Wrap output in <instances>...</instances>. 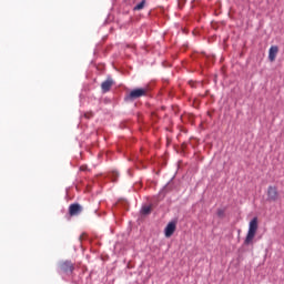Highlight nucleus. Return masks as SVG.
Masks as SVG:
<instances>
[{
  "instance_id": "obj_5",
  "label": "nucleus",
  "mask_w": 284,
  "mask_h": 284,
  "mask_svg": "<svg viewBox=\"0 0 284 284\" xmlns=\"http://www.w3.org/2000/svg\"><path fill=\"white\" fill-rule=\"evenodd\" d=\"M81 212H83V206L79 203H73L69 206L70 216H79Z\"/></svg>"
},
{
  "instance_id": "obj_11",
  "label": "nucleus",
  "mask_w": 284,
  "mask_h": 284,
  "mask_svg": "<svg viewBox=\"0 0 284 284\" xmlns=\"http://www.w3.org/2000/svg\"><path fill=\"white\" fill-rule=\"evenodd\" d=\"M217 216H219L220 219H223V216H225V211H224L223 209H219V210H217Z\"/></svg>"
},
{
  "instance_id": "obj_9",
  "label": "nucleus",
  "mask_w": 284,
  "mask_h": 284,
  "mask_svg": "<svg viewBox=\"0 0 284 284\" xmlns=\"http://www.w3.org/2000/svg\"><path fill=\"white\" fill-rule=\"evenodd\" d=\"M151 212H152V206L150 205L142 206L141 209V214H143L144 216H146L148 214H151Z\"/></svg>"
},
{
  "instance_id": "obj_14",
  "label": "nucleus",
  "mask_w": 284,
  "mask_h": 284,
  "mask_svg": "<svg viewBox=\"0 0 284 284\" xmlns=\"http://www.w3.org/2000/svg\"><path fill=\"white\" fill-rule=\"evenodd\" d=\"M80 170H81L82 172H85V170H88V168L81 166Z\"/></svg>"
},
{
  "instance_id": "obj_7",
  "label": "nucleus",
  "mask_w": 284,
  "mask_h": 284,
  "mask_svg": "<svg viewBox=\"0 0 284 284\" xmlns=\"http://www.w3.org/2000/svg\"><path fill=\"white\" fill-rule=\"evenodd\" d=\"M277 54H278V47L272 45L268 50V60L271 61V63H274V61H276Z\"/></svg>"
},
{
  "instance_id": "obj_10",
  "label": "nucleus",
  "mask_w": 284,
  "mask_h": 284,
  "mask_svg": "<svg viewBox=\"0 0 284 284\" xmlns=\"http://www.w3.org/2000/svg\"><path fill=\"white\" fill-rule=\"evenodd\" d=\"M145 8V0H142L140 3H138L133 10L139 11L143 10Z\"/></svg>"
},
{
  "instance_id": "obj_4",
  "label": "nucleus",
  "mask_w": 284,
  "mask_h": 284,
  "mask_svg": "<svg viewBox=\"0 0 284 284\" xmlns=\"http://www.w3.org/2000/svg\"><path fill=\"white\" fill-rule=\"evenodd\" d=\"M268 201L276 202L280 199L278 189L276 186H268L267 189Z\"/></svg>"
},
{
  "instance_id": "obj_12",
  "label": "nucleus",
  "mask_w": 284,
  "mask_h": 284,
  "mask_svg": "<svg viewBox=\"0 0 284 284\" xmlns=\"http://www.w3.org/2000/svg\"><path fill=\"white\" fill-rule=\"evenodd\" d=\"M185 1L186 0H178L179 8H183V6H185Z\"/></svg>"
},
{
  "instance_id": "obj_6",
  "label": "nucleus",
  "mask_w": 284,
  "mask_h": 284,
  "mask_svg": "<svg viewBox=\"0 0 284 284\" xmlns=\"http://www.w3.org/2000/svg\"><path fill=\"white\" fill-rule=\"evenodd\" d=\"M174 232H176V223L170 222L166 225V227L164 229V234H165L166 239H170V236H172V234H174Z\"/></svg>"
},
{
  "instance_id": "obj_3",
  "label": "nucleus",
  "mask_w": 284,
  "mask_h": 284,
  "mask_svg": "<svg viewBox=\"0 0 284 284\" xmlns=\"http://www.w3.org/2000/svg\"><path fill=\"white\" fill-rule=\"evenodd\" d=\"M59 267L64 274H72V272H74V264L70 261L61 262Z\"/></svg>"
},
{
  "instance_id": "obj_13",
  "label": "nucleus",
  "mask_w": 284,
  "mask_h": 284,
  "mask_svg": "<svg viewBox=\"0 0 284 284\" xmlns=\"http://www.w3.org/2000/svg\"><path fill=\"white\" fill-rule=\"evenodd\" d=\"M189 84L191 85V88H196V83L194 81H190Z\"/></svg>"
},
{
  "instance_id": "obj_1",
  "label": "nucleus",
  "mask_w": 284,
  "mask_h": 284,
  "mask_svg": "<svg viewBox=\"0 0 284 284\" xmlns=\"http://www.w3.org/2000/svg\"><path fill=\"white\" fill-rule=\"evenodd\" d=\"M256 232H258V217H253L248 223V231L244 240V245H252L254 243Z\"/></svg>"
},
{
  "instance_id": "obj_2",
  "label": "nucleus",
  "mask_w": 284,
  "mask_h": 284,
  "mask_svg": "<svg viewBox=\"0 0 284 284\" xmlns=\"http://www.w3.org/2000/svg\"><path fill=\"white\" fill-rule=\"evenodd\" d=\"M149 89L148 88H139V89H133L126 99L129 101H136V99H141V97H148Z\"/></svg>"
},
{
  "instance_id": "obj_8",
  "label": "nucleus",
  "mask_w": 284,
  "mask_h": 284,
  "mask_svg": "<svg viewBox=\"0 0 284 284\" xmlns=\"http://www.w3.org/2000/svg\"><path fill=\"white\" fill-rule=\"evenodd\" d=\"M112 85H114V80L112 78H108L104 82L101 84L102 92H110Z\"/></svg>"
},
{
  "instance_id": "obj_15",
  "label": "nucleus",
  "mask_w": 284,
  "mask_h": 284,
  "mask_svg": "<svg viewBox=\"0 0 284 284\" xmlns=\"http://www.w3.org/2000/svg\"><path fill=\"white\" fill-rule=\"evenodd\" d=\"M113 176H119V173L118 172H113Z\"/></svg>"
}]
</instances>
